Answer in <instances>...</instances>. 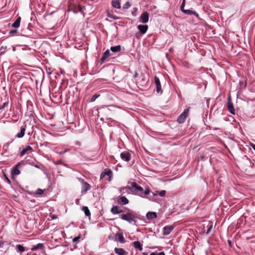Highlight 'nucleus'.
I'll return each instance as SVG.
<instances>
[{"mask_svg": "<svg viewBox=\"0 0 255 255\" xmlns=\"http://www.w3.org/2000/svg\"><path fill=\"white\" fill-rule=\"evenodd\" d=\"M123 211L118 206H114L111 209V212L113 214H118L121 213Z\"/></svg>", "mask_w": 255, "mask_h": 255, "instance_id": "obj_16", "label": "nucleus"}, {"mask_svg": "<svg viewBox=\"0 0 255 255\" xmlns=\"http://www.w3.org/2000/svg\"><path fill=\"white\" fill-rule=\"evenodd\" d=\"M137 27L142 34H145L148 28L147 25H138Z\"/></svg>", "mask_w": 255, "mask_h": 255, "instance_id": "obj_11", "label": "nucleus"}, {"mask_svg": "<svg viewBox=\"0 0 255 255\" xmlns=\"http://www.w3.org/2000/svg\"><path fill=\"white\" fill-rule=\"evenodd\" d=\"M82 210L84 212L85 215L87 216L90 215V212L88 208L86 206L83 207Z\"/></svg>", "mask_w": 255, "mask_h": 255, "instance_id": "obj_26", "label": "nucleus"}, {"mask_svg": "<svg viewBox=\"0 0 255 255\" xmlns=\"http://www.w3.org/2000/svg\"><path fill=\"white\" fill-rule=\"evenodd\" d=\"M4 176L5 180L6 181V182H7V183H8V184H11V181H10V180L9 179V178L6 176V175H5V174H4Z\"/></svg>", "mask_w": 255, "mask_h": 255, "instance_id": "obj_33", "label": "nucleus"}, {"mask_svg": "<svg viewBox=\"0 0 255 255\" xmlns=\"http://www.w3.org/2000/svg\"><path fill=\"white\" fill-rule=\"evenodd\" d=\"M76 144H78V145H80V143L79 142H77Z\"/></svg>", "mask_w": 255, "mask_h": 255, "instance_id": "obj_48", "label": "nucleus"}, {"mask_svg": "<svg viewBox=\"0 0 255 255\" xmlns=\"http://www.w3.org/2000/svg\"><path fill=\"white\" fill-rule=\"evenodd\" d=\"M118 202L121 205H125L128 203V200L126 197L122 196L118 198Z\"/></svg>", "mask_w": 255, "mask_h": 255, "instance_id": "obj_12", "label": "nucleus"}, {"mask_svg": "<svg viewBox=\"0 0 255 255\" xmlns=\"http://www.w3.org/2000/svg\"><path fill=\"white\" fill-rule=\"evenodd\" d=\"M190 111V107L187 108L178 117L177 121L179 124L183 123L186 118L187 117Z\"/></svg>", "mask_w": 255, "mask_h": 255, "instance_id": "obj_3", "label": "nucleus"}, {"mask_svg": "<svg viewBox=\"0 0 255 255\" xmlns=\"http://www.w3.org/2000/svg\"><path fill=\"white\" fill-rule=\"evenodd\" d=\"M173 229L174 227L171 225H168L164 227L163 229V235L165 236L168 235Z\"/></svg>", "mask_w": 255, "mask_h": 255, "instance_id": "obj_9", "label": "nucleus"}, {"mask_svg": "<svg viewBox=\"0 0 255 255\" xmlns=\"http://www.w3.org/2000/svg\"><path fill=\"white\" fill-rule=\"evenodd\" d=\"M21 164L19 163L12 168L11 170V175L12 177L20 174V171L19 170V168Z\"/></svg>", "mask_w": 255, "mask_h": 255, "instance_id": "obj_8", "label": "nucleus"}, {"mask_svg": "<svg viewBox=\"0 0 255 255\" xmlns=\"http://www.w3.org/2000/svg\"><path fill=\"white\" fill-rule=\"evenodd\" d=\"M150 255H157V253H151Z\"/></svg>", "mask_w": 255, "mask_h": 255, "instance_id": "obj_46", "label": "nucleus"}, {"mask_svg": "<svg viewBox=\"0 0 255 255\" xmlns=\"http://www.w3.org/2000/svg\"><path fill=\"white\" fill-rule=\"evenodd\" d=\"M156 192L160 197H164L166 193L165 190H161L160 191H156Z\"/></svg>", "mask_w": 255, "mask_h": 255, "instance_id": "obj_28", "label": "nucleus"}, {"mask_svg": "<svg viewBox=\"0 0 255 255\" xmlns=\"http://www.w3.org/2000/svg\"><path fill=\"white\" fill-rule=\"evenodd\" d=\"M180 9L183 12H184V10H185V9H184V7H180Z\"/></svg>", "mask_w": 255, "mask_h": 255, "instance_id": "obj_43", "label": "nucleus"}, {"mask_svg": "<svg viewBox=\"0 0 255 255\" xmlns=\"http://www.w3.org/2000/svg\"><path fill=\"white\" fill-rule=\"evenodd\" d=\"M129 184L130 185H128L125 187L121 188L120 189V192H122V190L128 189L132 194H136L138 193L141 197H144V196L148 195L150 192V190L148 188H146L145 190H144L142 187L138 185L135 182H131L129 183Z\"/></svg>", "mask_w": 255, "mask_h": 255, "instance_id": "obj_1", "label": "nucleus"}, {"mask_svg": "<svg viewBox=\"0 0 255 255\" xmlns=\"http://www.w3.org/2000/svg\"><path fill=\"white\" fill-rule=\"evenodd\" d=\"M146 217L148 219H152L156 218L157 215L155 212H148L146 214Z\"/></svg>", "mask_w": 255, "mask_h": 255, "instance_id": "obj_23", "label": "nucleus"}, {"mask_svg": "<svg viewBox=\"0 0 255 255\" xmlns=\"http://www.w3.org/2000/svg\"><path fill=\"white\" fill-rule=\"evenodd\" d=\"M154 82H155V84L156 85V92L158 93H162V90H161V85H160V80L159 79L156 77L155 76L154 77Z\"/></svg>", "mask_w": 255, "mask_h": 255, "instance_id": "obj_10", "label": "nucleus"}, {"mask_svg": "<svg viewBox=\"0 0 255 255\" xmlns=\"http://www.w3.org/2000/svg\"><path fill=\"white\" fill-rule=\"evenodd\" d=\"M26 153V152L25 151V150H24V149H23V150L21 151V152H20V155L21 156H23V155H24L25 153Z\"/></svg>", "mask_w": 255, "mask_h": 255, "instance_id": "obj_38", "label": "nucleus"}, {"mask_svg": "<svg viewBox=\"0 0 255 255\" xmlns=\"http://www.w3.org/2000/svg\"><path fill=\"white\" fill-rule=\"evenodd\" d=\"M115 253L118 255H127V253L122 248H115Z\"/></svg>", "mask_w": 255, "mask_h": 255, "instance_id": "obj_15", "label": "nucleus"}, {"mask_svg": "<svg viewBox=\"0 0 255 255\" xmlns=\"http://www.w3.org/2000/svg\"><path fill=\"white\" fill-rule=\"evenodd\" d=\"M185 0H183L182 3L180 7H185Z\"/></svg>", "mask_w": 255, "mask_h": 255, "instance_id": "obj_40", "label": "nucleus"}, {"mask_svg": "<svg viewBox=\"0 0 255 255\" xmlns=\"http://www.w3.org/2000/svg\"><path fill=\"white\" fill-rule=\"evenodd\" d=\"M25 128H21L20 129V132L18 133L15 135V137H16L17 138L22 137L25 134Z\"/></svg>", "mask_w": 255, "mask_h": 255, "instance_id": "obj_21", "label": "nucleus"}, {"mask_svg": "<svg viewBox=\"0 0 255 255\" xmlns=\"http://www.w3.org/2000/svg\"><path fill=\"white\" fill-rule=\"evenodd\" d=\"M16 251L19 253H23L25 251V249L21 245H17L16 246Z\"/></svg>", "mask_w": 255, "mask_h": 255, "instance_id": "obj_24", "label": "nucleus"}, {"mask_svg": "<svg viewBox=\"0 0 255 255\" xmlns=\"http://www.w3.org/2000/svg\"><path fill=\"white\" fill-rule=\"evenodd\" d=\"M135 218V214L132 212H129L127 214H123L121 218L125 221H128L129 223H132L134 222V219Z\"/></svg>", "mask_w": 255, "mask_h": 255, "instance_id": "obj_2", "label": "nucleus"}, {"mask_svg": "<svg viewBox=\"0 0 255 255\" xmlns=\"http://www.w3.org/2000/svg\"><path fill=\"white\" fill-rule=\"evenodd\" d=\"M126 4H128V6H129L130 4L128 3H127Z\"/></svg>", "mask_w": 255, "mask_h": 255, "instance_id": "obj_49", "label": "nucleus"}, {"mask_svg": "<svg viewBox=\"0 0 255 255\" xmlns=\"http://www.w3.org/2000/svg\"><path fill=\"white\" fill-rule=\"evenodd\" d=\"M212 229H213V225H210V227L208 228V230H207V232H206V234L207 235V234H209L210 233V232L212 231Z\"/></svg>", "mask_w": 255, "mask_h": 255, "instance_id": "obj_32", "label": "nucleus"}, {"mask_svg": "<svg viewBox=\"0 0 255 255\" xmlns=\"http://www.w3.org/2000/svg\"><path fill=\"white\" fill-rule=\"evenodd\" d=\"M112 172L109 169H106L100 175V178L103 179L105 176H108L110 178L112 176Z\"/></svg>", "mask_w": 255, "mask_h": 255, "instance_id": "obj_13", "label": "nucleus"}, {"mask_svg": "<svg viewBox=\"0 0 255 255\" xmlns=\"http://www.w3.org/2000/svg\"><path fill=\"white\" fill-rule=\"evenodd\" d=\"M79 181L82 184V192L86 193L91 189V185L87 182H85L83 179L79 178Z\"/></svg>", "mask_w": 255, "mask_h": 255, "instance_id": "obj_4", "label": "nucleus"}, {"mask_svg": "<svg viewBox=\"0 0 255 255\" xmlns=\"http://www.w3.org/2000/svg\"><path fill=\"white\" fill-rule=\"evenodd\" d=\"M152 194H153V195L154 196H156V195H157L158 194V193H157L156 191L155 192V193H152Z\"/></svg>", "mask_w": 255, "mask_h": 255, "instance_id": "obj_45", "label": "nucleus"}, {"mask_svg": "<svg viewBox=\"0 0 255 255\" xmlns=\"http://www.w3.org/2000/svg\"><path fill=\"white\" fill-rule=\"evenodd\" d=\"M132 245L135 249L138 250L139 251H142V248L141 245L138 241H135L133 242Z\"/></svg>", "mask_w": 255, "mask_h": 255, "instance_id": "obj_18", "label": "nucleus"}, {"mask_svg": "<svg viewBox=\"0 0 255 255\" xmlns=\"http://www.w3.org/2000/svg\"><path fill=\"white\" fill-rule=\"evenodd\" d=\"M140 21L143 23H146L148 21L149 14L146 11H144L139 17Z\"/></svg>", "mask_w": 255, "mask_h": 255, "instance_id": "obj_6", "label": "nucleus"}, {"mask_svg": "<svg viewBox=\"0 0 255 255\" xmlns=\"http://www.w3.org/2000/svg\"><path fill=\"white\" fill-rule=\"evenodd\" d=\"M36 194H39V195H41L43 194V191L42 189H38L36 190Z\"/></svg>", "mask_w": 255, "mask_h": 255, "instance_id": "obj_34", "label": "nucleus"}, {"mask_svg": "<svg viewBox=\"0 0 255 255\" xmlns=\"http://www.w3.org/2000/svg\"><path fill=\"white\" fill-rule=\"evenodd\" d=\"M112 5L116 8L120 9L121 8V3L119 0H113Z\"/></svg>", "mask_w": 255, "mask_h": 255, "instance_id": "obj_17", "label": "nucleus"}, {"mask_svg": "<svg viewBox=\"0 0 255 255\" xmlns=\"http://www.w3.org/2000/svg\"><path fill=\"white\" fill-rule=\"evenodd\" d=\"M99 95H94L91 98L90 101L93 102L96 100L97 98L99 97Z\"/></svg>", "mask_w": 255, "mask_h": 255, "instance_id": "obj_29", "label": "nucleus"}, {"mask_svg": "<svg viewBox=\"0 0 255 255\" xmlns=\"http://www.w3.org/2000/svg\"><path fill=\"white\" fill-rule=\"evenodd\" d=\"M250 145L251 147L253 148V149L255 151V144L253 143H250Z\"/></svg>", "mask_w": 255, "mask_h": 255, "instance_id": "obj_35", "label": "nucleus"}, {"mask_svg": "<svg viewBox=\"0 0 255 255\" xmlns=\"http://www.w3.org/2000/svg\"><path fill=\"white\" fill-rule=\"evenodd\" d=\"M16 32V30H10L9 32V33L12 34V33H15Z\"/></svg>", "mask_w": 255, "mask_h": 255, "instance_id": "obj_42", "label": "nucleus"}, {"mask_svg": "<svg viewBox=\"0 0 255 255\" xmlns=\"http://www.w3.org/2000/svg\"><path fill=\"white\" fill-rule=\"evenodd\" d=\"M121 50V47L120 45L112 46L111 47V50L113 53H117V52L120 51Z\"/></svg>", "mask_w": 255, "mask_h": 255, "instance_id": "obj_19", "label": "nucleus"}, {"mask_svg": "<svg viewBox=\"0 0 255 255\" xmlns=\"http://www.w3.org/2000/svg\"><path fill=\"white\" fill-rule=\"evenodd\" d=\"M228 109L229 111L233 115L235 114V110L234 108L232 100L230 97L228 98V103H227Z\"/></svg>", "mask_w": 255, "mask_h": 255, "instance_id": "obj_5", "label": "nucleus"}, {"mask_svg": "<svg viewBox=\"0 0 255 255\" xmlns=\"http://www.w3.org/2000/svg\"><path fill=\"white\" fill-rule=\"evenodd\" d=\"M21 20V17H18L17 19L14 21V22L12 24V26L14 28H18L20 26Z\"/></svg>", "mask_w": 255, "mask_h": 255, "instance_id": "obj_22", "label": "nucleus"}, {"mask_svg": "<svg viewBox=\"0 0 255 255\" xmlns=\"http://www.w3.org/2000/svg\"><path fill=\"white\" fill-rule=\"evenodd\" d=\"M68 151V149H66L64 151H59V152H57L58 154H63L64 153L67 152Z\"/></svg>", "mask_w": 255, "mask_h": 255, "instance_id": "obj_39", "label": "nucleus"}, {"mask_svg": "<svg viewBox=\"0 0 255 255\" xmlns=\"http://www.w3.org/2000/svg\"><path fill=\"white\" fill-rule=\"evenodd\" d=\"M128 190H129V189H127L126 190H122V192H121L122 193V194H125L126 193L129 194V192L128 191Z\"/></svg>", "mask_w": 255, "mask_h": 255, "instance_id": "obj_36", "label": "nucleus"}, {"mask_svg": "<svg viewBox=\"0 0 255 255\" xmlns=\"http://www.w3.org/2000/svg\"><path fill=\"white\" fill-rule=\"evenodd\" d=\"M157 255H165V254L163 252H162L159 253H157Z\"/></svg>", "mask_w": 255, "mask_h": 255, "instance_id": "obj_41", "label": "nucleus"}, {"mask_svg": "<svg viewBox=\"0 0 255 255\" xmlns=\"http://www.w3.org/2000/svg\"><path fill=\"white\" fill-rule=\"evenodd\" d=\"M184 13L186 14H188V15H192V14L195 15L197 16L198 15V14L196 12L193 11L191 10H189V9H187V10L185 9V10H184Z\"/></svg>", "mask_w": 255, "mask_h": 255, "instance_id": "obj_25", "label": "nucleus"}, {"mask_svg": "<svg viewBox=\"0 0 255 255\" xmlns=\"http://www.w3.org/2000/svg\"><path fill=\"white\" fill-rule=\"evenodd\" d=\"M121 158L124 161H128L131 159L130 154L127 151H124L121 153Z\"/></svg>", "mask_w": 255, "mask_h": 255, "instance_id": "obj_7", "label": "nucleus"}, {"mask_svg": "<svg viewBox=\"0 0 255 255\" xmlns=\"http://www.w3.org/2000/svg\"><path fill=\"white\" fill-rule=\"evenodd\" d=\"M116 240L120 242L121 243H125V239L123 235L121 234H119L116 235Z\"/></svg>", "mask_w": 255, "mask_h": 255, "instance_id": "obj_20", "label": "nucleus"}, {"mask_svg": "<svg viewBox=\"0 0 255 255\" xmlns=\"http://www.w3.org/2000/svg\"><path fill=\"white\" fill-rule=\"evenodd\" d=\"M24 150H25V151L26 152V153L28 152V151H31L32 150V147L28 145L27 146H26L25 148H24Z\"/></svg>", "mask_w": 255, "mask_h": 255, "instance_id": "obj_30", "label": "nucleus"}, {"mask_svg": "<svg viewBox=\"0 0 255 255\" xmlns=\"http://www.w3.org/2000/svg\"><path fill=\"white\" fill-rule=\"evenodd\" d=\"M113 55L112 53H111L110 51L109 50H107L103 54L102 57L101 58V61L103 62H104L107 58L109 57L110 56H112Z\"/></svg>", "mask_w": 255, "mask_h": 255, "instance_id": "obj_14", "label": "nucleus"}, {"mask_svg": "<svg viewBox=\"0 0 255 255\" xmlns=\"http://www.w3.org/2000/svg\"><path fill=\"white\" fill-rule=\"evenodd\" d=\"M80 238H81L80 235H79V236H77L76 237H75L73 239V242L75 243V242H79Z\"/></svg>", "mask_w": 255, "mask_h": 255, "instance_id": "obj_31", "label": "nucleus"}, {"mask_svg": "<svg viewBox=\"0 0 255 255\" xmlns=\"http://www.w3.org/2000/svg\"><path fill=\"white\" fill-rule=\"evenodd\" d=\"M43 247L42 244H38L37 245L34 246L32 249V251H36L37 250H38L39 249H41Z\"/></svg>", "mask_w": 255, "mask_h": 255, "instance_id": "obj_27", "label": "nucleus"}, {"mask_svg": "<svg viewBox=\"0 0 255 255\" xmlns=\"http://www.w3.org/2000/svg\"><path fill=\"white\" fill-rule=\"evenodd\" d=\"M108 16H109V17L112 18H113L114 19H118L116 16H113V15H111V14H108Z\"/></svg>", "mask_w": 255, "mask_h": 255, "instance_id": "obj_37", "label": "nucleus"}, {"mask_svg": "<svg viewBox=\"0 0 255 255\" xmlns=\"http://www.w3.org/2000/svg\"><path fill=\"white\" fill-rule=\"evenodd\" d=\"M3 245V243L1 241H0V247H1Z\"/></svg>", "mask_w": 255, "mask_h": 255, "instance_id": "obj_47", "label": "nucleus"}, {"mask_svg": "<svg viewBox=\"0 0 255 255\" xmlns=\"http://www.w3.org/2000/svg\"><path fill=\"white\" fill-rule=\"evenodd\" d=\"M51 217H52V219H55L57 218L56 216H55L54 215H53Z\"/></svg>", "mask_w": 255, "mask_h": 255, "instance_id": "obj_44", "label": "nucleus"}]
</instances>
